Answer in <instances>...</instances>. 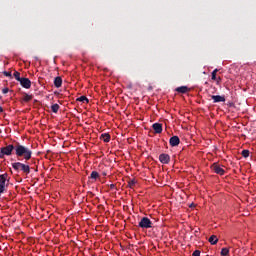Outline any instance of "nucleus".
<instances>
[{
	"instance_id": "1",
	"label": "nucleus",
	"mask_w": 256,
	"mask_h": 256,
	"mask_svg": "<svg viewBox=\"0 0 256 256\" xmlns=\"http://www.w3.org/2000/svg\"><path fill=\"white\" fill-rule=\"evenodd\" d=\"M15 153L17 157H23L25 161H29V159H31V156L33 155V152L31 151V149L21 144H17L15 146Z\"/></svg>"
},
{
	"instance_id": "2",
	"label": "nucleus",
	"mask_w": 256,
	"mask_h": 256,
	"mask_svg": "<svg viewBox=\"0 0 256 256\" xmlns=\"http://www.w3.org/2000/svg\"><path fill=\"white\" fill-rule=\"evenodd\" d=\"M13 169H15V171H23L24 173H31V168H29V165H25L21 162H16L12 164Z\"/></svg>"
},
{
	"instance_id": "3",
	"label": "nucleus",
	"mask_w": 256,
	"mask_h": 256,
	"mask_svg": "<svg viewBox=\"0 0 256 256\" xmlns=\"http://www.w3.org/2000/svg\"><path fill=\"white\" fill-rule=\"evenodd\" d=\"M13 149H15V146H13V144H9L8 146L2 147L0 150V159H3L5 155H11V153H13Z\"/></svg>"
},
{
	"instance_id": "4",
	"label": "nucleus",
	"mask_w": 256,
	"mask_h": 256,
	"mask_svg": "<svg viewBox=\"0 0 256 256\" xmlns=\"http://www.w3.org/2000/svg\"><path fill=\"white\" fill-rule=\"evenodd\" d=\"M138 226L141 227V229H151V227H153V222H151L149 218L143 217Z\"/></svg>"
},
{
	"instance_id": "5",
	"label": "nucleus",
	"mask_w": 256,
	"mask_h": 256,
	"mask_svg": "<svg viewBox=\"0 0 256 256\" xmlns=\"http://www.w3.org/2000/svg\"><path fill=\"white\" fill-rule=\"evenodd\" d=\"M8 179H9V174L4 173L0 175V195L2 193H5V187Z\"/></svg>"
},
{
	"instance_id": "6",
	"label": "nucleus",
	"mask_w": 256,
	"mask_h": 256,
	"mask_svg": "<svg viewBox=\"0 0 256 256\" xmlns=\"http://www.w3.org/2000/svg\"><path fill=\"white\" fill-rule=\"evenodd\" d=\"M211 169H212V171H214V173H217V175H225V170L223 168H221L219 166V164H217V163H214L211 166Z\"/></svg>"
},
{
	"instance_id": "7",
	"label": "nucleus",
	"mask_w": 256,
	"mask_h": 256,
	"mask_svg": "<svg viewBox=\"0 0 256 256\" xmlns=\"http://www.w3.org/2000/svg\"><path fill=\"white\" fill-rule=\"evenodd\" d=\"M19 83L24 87V89H31V80H29V78H22Z\"/></svg>"
},
{
	"instance_id": "8",
	"label": "nucleus",
	"mask_w": 256,
	"mask_h": 256,
	"mask_svg": "<svg viewBox=\"0 0 256 256\" xmlns=\"http://www.w3.org/2000/svg\"><path fill=\"white\" fill-rule=\"evenodd\" d=\"M159 161L162 162L164 165H167L169 161H171V157L169 154H161L159 156Z\"/></svg>"
},
{
	"instance_id": "9",
	"label": "nucleus",
	"mask_w": 256,
	"mask_h": 256,
	"mask_svg": "<svg viewBox=\"0 0 256 256\" xmlns=\"http://www.w3.org/2000/svg\"><path fill=\"white\" fill-rule=\"evenodd\" d=\"M218 72H219L218 69L213 70L212 77H211L212 81H216L217 85H219V83H221V77L217 78V73Z\"/></svg>"
},
{
	"instance_id": "10",
	"label": "nucleus",
	"mask_w": 256,
	"mask_h": 256,
	"mask_svg": "<svg viewBox=\"0 0 256 256\" xmlns=\"http://www.w3.org/2000/svg\"><path fill=\"white\" fill-rule=\"evenodd\" d=\"M152 128L154 129L155 133H162L163 125L160 123H154Z\"/></svg>"
},
{
	"instance_id": "11",
	"label": "nucleus",
	"mask_w": 256,
	"mask_h": 256,
	"mask_svg": "<svg viewBox=\"0 0 256 256\" xmlns=\"http://www.w3.org/2000/svg\"><path fill=\"white\" fill-rule=\"evenodd\" d=\"M180 140L177 136H173L170 138V145L171 147H177V145H179Z\"/></svg>"
},
{
	"instance_id": "12",
	"label": "nucleus",
	"mask_w": 256,
	"mask_h": 256,
	"mask_svg": "<svg viewBox=\"0 0 256 256\" xmlns=\"http://www.w3.org/2000/svg\"><path fill=\"white\" fill-rule=\"evenodd\" d=\"M211 97H212L214 103H225V98L223 96L213 95Z\"/></svg>"
},
{
	"instance_id": "13",
	"label": "nucleus",
	"mask_w": 256,
	"mask_h": 256,
	"mask_svg": "<svg viewBox=\"0 0 256 256\" xmlns=\"http://www.w3.org/2000/svg\"><path fill=\"white\" fill-rule=\"evenodd\" d=\"M209 243L211 245H217L218 241H219V238H217L216 235H212L210 236V238L208 239Z\"/></svg>"
},
{
	"instance_id": "14",
	"label": "nucleus",
	"mask_w": 256,
	"mask_h": 256,
	"mask_svg": "<svg viewBox=\"0 0 256 256\" xmlns=\"http://www.w3.org/2000/svg\"><path fill=\"white\" fill-rule=\"evenodd\" d=\"M54 85L57 87V89H59V87L63 85V79H61V77H56L54 80Z\"/></svg>"
},
{
	"instance_id": "15",
	"label": "nucleus",
	"mask_w": 256,
	"mask_h": 256,
	"mask_svg": "<svg viewBox=\"0 0 256 256\" xmlns=\"http://www.w3.org/2000/svg\"><path fill=\"white\" fill-rule=\"evenodd\" d=\"M101 139L104 143H109L111 141V135H109V133H104L101 135Z\"/></svg>"
},
{
	"instance_id": "16",
	"label": "nucleus",
	"mask_w": 256,
	"mask_h": 256,
	"mask_svg": "<svg viewBox=\"0 0 256 256\" xmlns=\"http://www.w3.org/2000/svg\"><path fill=\"white\" fill-rule=\"evenodd\" d=\"M177 93H188L189 88L187 86H181L176 88Z\"/></svg>"
},
{
	"instance_id": "17",
	"label": "nucleus",
	"mask_w": 256,
	"mask_h": 256,
	"mask_svg": "<svg viewBox=\"0 0 256 256\" xmlns=\"http://www.w3.org/2000/svg\"><path fill=\"white\" fill-rule=\"evenodd\" d=\"M33 99V95H29L27 93L23 94V101H25V103H29V101H31Z\"/></svg>"
},
{
	"instance_id": "18",
	"label": "nucleus",
	"mask_w": 256,
	"mask_h": 256,
	"mask_svg": "<svg viewBox=\"0 0 256 256\" xmlns=\"http://www.w3.org/2000/svg\"><path fill=\"white\" fill-rule=\"evenodd\" d=\"M90 179H94V181H97V179H99V172L93 171L90 175Z\"/></svg>"
},
{
	"instance_id": "19",
	"label": "nucleus",
	"mask_w": 256,
	"mask_h": 256,
	"mask_svg": "<svg viewBox=\"0 0 256 256\" xmlns=\"http://www.w3.org/2000/svg\"><path fill=\"white\" fill-rule=\"evenodd\" d=\"M77 101H79L80 103H85V101H86V103H89V99L85 96H81V97L77 98Z\"/></svg>"
},
{
	"instance_id": "20",
	"label": "nucleus",
	"mask_w": 256,
	"mask_h": 256,
	"mask_svg": "<svg viewBox=\"0 0 256 256\" xmlns=\"http://www.w3.org/2000/svg\"><path fill=\"white\" fill-rule=\"evenodd\" d=\"M221 255L222 256H229V248H222Z\"/></svg>"
},
{
	"instance_id": "21",
	"label": "nucleus",
	"mask_w": 256,
	"mask_h": 256,
	"mask_svg": "<svg viewBox=\"0 0 256 256\" xmlns=\"http://www.w3.org/2000/svg\"><path fill=\"white\" fill-rule=\"evenodd\" d=\"M51 109L53 113H57V111H59V104H53Z\"/></svg>"
},
{
	"instance_id": "22",
	"label": "nucleus",
	"mask_w": 256,
	"mask_h": 256,
	"mask_svg": "<svg viewBox=\"0 0 256 256\" xmlns=\"http://www.w3.org/2000/svg\"><path fill=\"white\" fill-rule=\"evenodd\" d=\"M14 78L16 79V81H21V73L15 71L14 72Z\"/></svg>"
},
{
	"instance_id": "23",
	"label": "nucleus",
	"mask_w": 256,
	"mask_h": 256,
	"mask_svg": "<svg viewBox=\"0 0 256 256\" xmlns=\"http://www.w3.org/2000/svg\"><path fill=\"white\" fill-rule=\"evenodd\" d=\"M242 156L245 157V159H247V157H249V150H243Z\"/></svg>"
},
{
	"instance_id": "24",
	"label": "nucleus",
	"mask_w": 256,
	"mask_h": 256,
	"mask_svg": "<svg viewBox=\"0 0 256 256\" xmlns=\"http://www.w3.org/2000/svg\"><path fill=\"white\" fill-rule=\"evenodd\" d=\"M192 256H201V251L199 250L194 251Z\"/></svg>"
},
{
	"instance_id": "25",
	"label": "nucleus",
	"mask_w": 256,
	"mask_h": 256,
	"mask_svg": "<svg viewBox=\"0 0 256 256\" xmlns=\"http://www.w3.org/2000/svg\"><path fill=\"white\" fill-rule=\"evenodd\" d=\"M2 93H4V95H7V93H9V88H4L2 90Z\"/></svg>"
},
{
	"instance_id": "26",
	"label": "nucleus",
	"mask_w": 256,
	"mask_h": 256,
	"mask_svg": "<svg viewBox=\"0 0 256 256\" xmlns=\"http://www.w3.org/2000/svg\"><path fill=\"white\" fill-rule=\"evenodd\" d=\"M5 77H12L11 72H4Z\"/></svg>"
},
{
	"instance_id": "27",
	"label": "nucleus",
	"mask_w": 256,
	"mask_h": 256,
	"mask_svg": "<svg viewBox=\"0 0 256 256\" xmlns=\"http://www.w3.org/2000/svg\"><path fill=\"white\" fill-rule=\"evenodd\" d=\"M0 113H3V107L0 106Z\"/></svg>"
},
{
	"instance_id": "28",
	"label": "nucleus",
	"mask_w": 256,
	"mask_h": 256,
	"mask_svg": "<svg viewBox=\"0 0 256 256\" xmlns=\"http://www.w3.org/2000/svg\"><path fill=\"white\" fill-rule=\"evenodd\" d=\"M0 99H1V96H0Z\"/></svg>"
}]
</instances>
